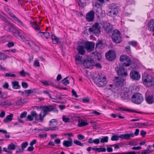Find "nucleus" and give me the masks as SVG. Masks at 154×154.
Returning a JSON list of instances; mask_svg holds the SVG:
<instances>
[{
    "label": "nucleus",
    "mask_w": 154,
    "mask_h": 154,
    "mask_svg": "<svg viewBox=\"0 0 154 154\" xmlns=\"http://www.w3.org/2000/svg\"><path fill=\"white\" fill-rule=\"evenodd\" d=\"M153 77L147 74H144L142 76V80L143 84L146 87L152 86Z\"/></svg>",
    "instance_id": "nucleus-1"
},
{
    "label": "nucleus",
    "mask_w": 154,
    "mask_h": 154,
    "mask_svg": "<svg viewBox=\"0 0 154 154\" xmlns=\"http://www.w3.org/2000/svg\"><path fill=\"white\" fill-rule=\"evenodd\" d=\"M98 77H96L97 78V85L99 87H102L105 86L107 84L106 77L100 73H98Z\"/></svg>",
    "instance_id": "nucleus-2"
},
{
    "label": "nucleus",
    "mask_w": 154,
    "mask_h": 154,
    "mask_svg": "<svg viewBox=\"0 0 154 154\" xmlns=\"http://www.w3.org/2000/svg\"><path fill=\"white\" fill-rule=\"evenodd\" d=\"M112 38L114 42L116 43H120L122 41V39L119 31L117 29L114 30L112 33Z\"/></svg>",
    "instance_id": "nucleus-3"
},
{
    "label": "nucleus",
    "mask_w": 154,
    "mask_h": 154,
    "mask_svg": "<svg viewBox=\"0 0 154 154\" xmlns=\"http://www.w3.org/2000/svg\"><path fill=\"white\" fill-rule=\"evenodd\" d=\"M131 100L133 103L139 104L143 101V98L141 94L139 93H136L132 95Z\"/></svg>",
    "instance_id": "nucleus-4"
},
{
    "label": "nucleus",
    "mask_w": 154,
    "mask_h": 154,
    "mask_svg": "<svg viewBox=\"0 0 154 154\" xmlns=\"http://www.w3.org/2000/svg\"><path fill=\"white\" fill-rule=\"evenodd\" d=\"M53 108V106L51 105L43 106V111L41 112L39 115L40 117L41 118V119L42 122L44 118L46 115L48 114L49 112L52 111Z\"/></svg>",
    "instance_id": "nucleus-5"
},
{
    "label": "nucleus",
    "mask_w": 154,
    "mask_h": 154,
    "mask_svg": "<svg viewBox=\"0 0 154 154\" xmlns=\"http://www.w3.org/2000/svg\"><path fill=\"white\" fill-rule=\"evenodd\" d=\"M90 32H93L96 35H99L100 32V26L98 23H96L88 29Z\"/></svg>",
    "instance_id": "nucleus-6"
},
{
    "label": "nucleus",
    "mask_w": 154,
    "mask_h": 154,
    "mask_svg": "<svg viewBox=\"0 0 154 154\" xmlns=\"http://www.w3.org/2000/svg\"><path fill=\"white\" fill-rule=\"evenodd\" d=\"M120 60L124 66H129L131 64V61L130 59L127 56L122 55L120 57Z\"/></svg>",
    "instance_id": "nucleus-7"
},
{
    "label": "nucleus",
    "mask_w": 154,
    "mask_h": 154,
    "mask_svg": "<svg viewBox=\"0 0 154 154\" xmlns=\"http://www.w3.org/2000/svg\"><path fill=\"white\" fill-rule=\"evenodd\" d=\"M114 82L117 87H122L125 84V80L122 78L118 77H115Z\"/></svg>",
    "instance_id": "nucleus-8"
},
{
    "label": "nucleus",
    "mask_w": 154,
    "mask_h": 154,
    "mask_svg": "<svg viewBox=\"0 0 154 154\" xmlns=\"http://www.w3.org/2000/svg\"><path fill=\"white\" fill-rule=\"evenodd\" d=\"M106 59L111 61L114 60L116 58V54L115 52L112 50H110L105 54Z\"/></svg>",
    "instance_id": "nucleus-9"
},
{
    "label": "nucleus",
    "mask_w": 154,
    "mask_h": 154,
    "mask_svg": "<svg viewBox=\"0 0 154 154\" xmlns=\"http://www.w3.org/2000/svg\"><path fill=\"white\" fill-rule=\"evenodd\" d=\"M33 118H35L36 120H39L41 122H42L41 119V118L40 117L39 115H38L36 112L35 111L32 112L30 115H28L27 119L28 120L32 121L33 120Z\"/></svg>",
    "instance_id": "nucleus-10"
},
{
    "label": "nucleus",
    "mask_w": 154,
    "mask_h": 154,
    "mask_svg": "<svg viewBox=\"0 0 154 154\" xmlns=\"http://www.w3.org/2000/svg\"><path fill=\"white\" fill-rule=\"evenodd\" d=\"M12 32V34L15 36L17 37H20L22 39L24 40L25 37L23 35V32L21 30L15 27Z\"/></svg>",
    "instance_id": "nucleus-11"
},
{
    "label": "nucleus",
    "mask_w": 154,
    "mask_h": 154,
    "mask_svg": "<svg viewBox=\"0 0 154 154\" xmlns=\"http://www.w3.org/2000/svg\"><path fill=\"white\" fill-rule=\"evenodd\" d=\"M121 98L125 99H127L130 97V94L129 91L127 88H123L122 92L120 93Z\"/></svg>",
    "instance_id": "nucleus-12"
},
{
    "label": "nucleus",
    "mask_w": 154,
    "mask_h": 154,
    "mask_svg": "<svg viewBox=\"0 0 154 154\" xmlns=\"http://www.w3.org/2000/svg\"><path fill=\"white\" fill-rule=\"evenodd\" d=\"M130 76L132 79L135 81L139 80L140 78V75L137 71H131L130 73Z\"/></svg>",
    "instance_id": "nucleus-13"
},
{
    "label": "nucleus",
    "mask_w": 154,
    "mask_h": 154,
    "mask_svg": "<svg viewBox=\"0 0 154 154\" xmlns=\"http://www.w3.org/2000/svg\"><path fill=\"white\" fill-rule=\"evenodd\" d=\"M84 46L88 52H90L94 49V43L92 42H88L85 44Z\"/></svg>",
    "instance_id": "nucleus-14"
},
{
    "label": "nucleus",
    "mask_w": 154,
    "mask_h": 154,
    "mask_svg": "<svg viewBox=\"0 0 154 154\" xmlns=\"http://www.w3.org/2000/svg\"><path fill=\"white\" fill-rule=\"evenodd\" d=\"M82 63L84 66L86 68H89L94 64L93 60L91 59L88 60H83Z\"/></svg>",
    "instance_id": "nucleus-15"
},
{
    "label": "nucleus",
    "mask_w": 154,
    "mask_h": 154,
    "mask_svg": "<svg viewBox=\"0 0 154 154\" xmlns=\"http://www.w3.org/2000/svg\"><path fill=\"white\" fill-rule=\"evenodd\" d=\"M116 70L118 75L126 76L128 75L126 71L123 67H117Z\"/></svg>",
    "instance_id": "nucleus-16"
},
{
    "label": "nucleus",
    "mask_w": 154,
    "mask_h": 154,
    "mask_svg": "<svg viewBox=\"0 0 154 154\" xmlns=\"http://www.w3.org/2000/svg\"><path fill=\"white\" fill-rule=\"evenodd\" d=\"M94 11H91L88 13L86 15V18L89 22L92 21L94 18Z\"/></svg>",
    "instance_id": "nucleus-17"
},
{
    "label": "nucleus",
    "mask_w": 154,
    "mask_h": 154,
    "mask_svg": "<svg viewBox=\"0 0 154 154\" xmlns=\"http://www.w3.org/2000/svg\"><path fill=\"white\" fill-rule=\"evenodd\" d=\"M119 9L117 7H111L110 10L109 11V13L110 14V15L115 17L118 13Z\"/></svg>",
    "instance_id": "nucleus-18"
},
{
    "label": "nucleus",
    "mask_w": 154,
    "mask_h": 154,
    "mask_svg": "<svg viewBox=\"0 0 154 154\" xmlns=\"http://www.w3.org/2000/svg\"><path fill=\"white\" fill-rule=\"evenodd\" d=\"M103 27L107 33H110L112 31V27L109 23H104Z\"/></svg>",
    "instance_id": "nucleus-19"
},
{
    "label": "nucleus",
    "mask_w": 154,
    "mask_h": 154,
    "mask_svg": "<svg viewBox=\"0 0 154 154\" xmlns=\"http://www.w3.org/2000/svg\"><path fill=\"white\" fill-rule=\"evenodd\" d=\"M134 133H132L130 134H121L119 135V137L123 139L127 140L129 139L131 137H134Z\"/></svg>",
    "instance_id": "nucleus-20"
},
{
    "label": "nucleus",
    "mask_w": 154,
    "mask_h": 154,
    "mask_svg": "<svg viewBox=\"0 0 154 154\" xmlns=\"http://www.w3.org/2000/svg\"><path fill=\"white\" fill-rule=\"evenodd\" d=\"M7 23L8 25L5 26V29L8 32H12L15 27L9 22Z\"/></svg>",
    "instance_id": "nucleus-21"
},
{
    "label": "nucleus",
    "mask_w": 154,
    "mask_h": 154,
    "mask_svg": "<svg viewBox=\"0 0 154 154\" xmlns=\"http://www.w3.org/2000/svg\"><path fill=\"white\" fill-rule=\"evenodd\" d=\"M105 2L104 0H96L93 5L96 7L101 8Z\"/></svg>",
    "instance_id": "nucleus-22"
},
{
    "label": "nucleus",
    "mask_w": 154,
    "mask_h": 154,
    "mask_svg": "<svg viewBox=\"0 0 154 154\" xmlns=\"http://www.w3.org/2000/svg\"><path fill=\"white\" fill-rule=\"evenodd\" d=\"M148 28L149 30L153 32L154 31V20H149L148 23Z\"/></svg>",
    "instance_id": "nucleus-23"
},
{
    "label": "nucleus",
    "mask_w": 154,
    "mask_h": 154,
    "mask_svg": "<svg viewBox=\"0 0 154 154\" xmlns=\"http://www.w3.org/2000/svg\"><path fill=\"white\" fill-rule=\"evenodd\" d=\"M91 56L93 58L100 61L102 58V56L100 53L95 51L92 52L91 54Z\"/></svg>",
    "instance_id": "nucleus-24"
},
{
    "label": "nucleus",
    "mask_w": 154,
    "mask_h": 154,
    "mask_svg": "<svg viewBox=\"0 0 154 154\" xmlns=\"http://www.w3.org/2000/svg\"><path fill=\"white\" fill-rule=\"evenodd\" d=\"M85 48V46L83 45H79L77 47L76 49L79 54L83 55L86 52Z\"/></svg>",
    "instance_id": "nucleus-25"
},
{
    "label": "nucleus",
    "mask_w": 154,
    "mask_h": 154,
    "mask_svg": "<svg viewBox=\"0 0 154 154\" xmlns=\"http://www.w3.org/2000/svg\"><path fill=\"white\" fill-rule=\"evenodd\" d=\"M68 140H65L63 142V145L66 147L71 146L73 144V141L71 138H69Z\"/></svg>",
    "instance_id": "nucleus-26"
},
{
    "label": "nucleus",
    "mask_w": 154,
    "mask_h": 154,
    "mask_svg": "<svg viewBox=\"0 0 154 154\" xmlns=\"http://www.w3.org/2000/svg\"><path fill=\"white\" fill-rule=\"evenodd\" d=\"M8 14L11 17H12L14 20L17 22L19 24L21 25L23 27H24L25 25L24 24H23V22L19 19H18L17 17L13 14L12 13L10 12H9Z\"/></svg>",
    "instance_id": "nucleus-27"
},
{
    "label": "nucleus",
    "mask_w": 154,
    "mask_h": 154,
    "mask_svg": "<svg viewBox=\"0 0 154 154\" xmlns=\"http://www.w3.org/2000/svg\"><path fill=\"white\" fill-rule=\"evenodd\" d=\"M75 60L76 61L77 64L81 65L82 63L83 60H82V57L80 56L78 54L76 55L75 57Z\"/></svg>",
    "instance_id": "nucleus-28"
},
{
    "label": "nucleus",
    "mask_w": 154,
    "mask_h": 154,
    "mask_svg": "<svg viewBox=\"0 0 154 154\" xmlns=\"http://www.w3.org/2000/svg\"><path fill=\"white\" fill-rule=\"evenodd\" d=\"M13 114L11 113L9 115L6 116V118L4 119L3 121L4 123L9 122L13 119Z\"/></svg>",
    "instance_id": "nucleus-29"
},
{
    "label": "nucleus",
    "mask_w": 154,
    "mask_h": 154,
    "mask_svg": "<svg viewBox=\"0 0 154 154\" xmlns=\"http://www.w3.org/2000/svg\"><path fill=\"white\" fill-rule=\"evenodd\" d=\"M51 38L53 41V43L54 44L59 43L60 44L62 45L61 43V42L60 41L59 38L56 36L55 35H51Z\"/></svg>",
    "instance_id": "nucleus-30"
},
{
    "label": "nucleus",
    "mask_w": 154,
    "mask_h": 154,
    "mask_svg": "<svg viewBox=\"0 0 154 154\" xmlns=\"http://www.w3.org/2000/svg\"><path fill=\"white\" fill-rule=\"evenodd\" d=\"M145 99L146 102L148 103L151 104L153 102V97L152 95L146 96Z\"/></svg>",
    "instance_id": "nucleus-31"
},
{
    "label": "nucleus",
    "mask_w": 154,
    "mask_h": 154,
    "mask_svg": "<svg viewBox=\"0 0 154 154\" xmlns=\"http://www.w3.org/2000/svg\"><path fill=\"white\" fill-rule=\"evenodd\" d=\"M13 88L14 89H19L20 86L19 85V82L17 81L13 82H12Z\"/></svg>",
    "instance_id": "nucleus-32"
},
{
    "label": "nucleus",
    "mask_w": 154,
    "mask_h": 154,
    "mask_svg": "<svg viewBox=\"0 0 154 154\" xmlns=\"http://www.w3.org/2000/svg\"><path fill=\"white\" fill-rule=\"evenodd\" d=\"M96 10V14L98 17L101 16L103 14V11L101 8L97 7Z\"/></svg>",
    "instance_id": "nucleus-33"
},
{
    "label": "nucleus",
    "mask_w": 154,
    "mask_h": 154,
    "mask_svg": "<svg viewBox=\"0 0 154 154\" xmlns=\"http://www.w3.org/2000/svg\"><path fill=\"white\" fill-rule=\"evenodd\" d=\"M92 150L95 151H97L98 152H104L106 151V149L105 148H93Z\"/></svg>",
    "instance_id": "nucleus-34"
},
{
    "label": "nucleus",
    "mask_w": 154,
    "mask_h": 154,
    "mask_svg": "<svg viewBox=\"0 0 154 154\" xmlns=\"http://www.w3.org/2000/svg\"><path fill=\"white\" fill-rule=\"evenodd\" d=\"M88 125L87 122H85L83 120H79L78 121V125L79 127L85 126Z\"/></svg>",
    "instance_id": "nucleus-35"
},
{
    "label": "nucleus",
    "mask_w": 154,
    "mask_h": 154,
    "mask_svg": "<svg viewBox=\"0 0 154 154\" xmlns=\"http://www.w3.org/2000/svg\"><path fill=\"white\" fill-rule=\"evenodd\" d=\"M123 143H118L114 145H111L110 146L111 147L113 146L114 147L115 149H119L120 148V146H122Z\"/></svg>",
    "instance_id": "nucleus-36"
},
{
    "label": "nucleus",
    "mask_w": 154,
    "mask_h": 154,
    "mask_svg": "<svg viewBox=\"0 0 154 154\" xmlns=\"http://www.w3.org/2000/svg\"><path fill=\"white\" fill-rule=\"evenodd\" d=\"M100 142L101 143L107 142L108 140V137L107 136L103 137L100 138Z\"/></svg>",
    "instance_id": "nucleus-37"
},
{
    "label": "nucleus",
    "mask_w": 154,
    "mask_h": 154,
    "mask_svg": "<svg viewBox=\"0 0 154 154\" xmlns=\"http://www.w3.org/2000/svg\"><path fill=\"white\" fill-rule=\"evenodd\" d=\"M31 25L32 27L35 29V30H39V28L38 25L36 23L35 21H34L31 23Z\"/></svg>",
    "instance_id": "nucleus-38"
},
{
    "label": "nucleus",
    "mask_w": 154,
    "mask_h": 154,
    "mask_svg": "<svg viewBox=\"0 0 154 154\" xmlns=\"http://www.w3.org/2000/svg\"><path fill=\"white\" fill-rule=\"evenodd\" d=\"M2 102L3 106L6 105L10 106L12 104L11 102L8 100H3Z\"/></svg>",
    "instance_id": "nucleus-39"
},
{
    "label": "nucleus",
    "mask_w": 154,
    "mask_h": 154,
    "mask_svg": "<svg viewBox=\"0 0 154 154\" xmlns=\"http://www.w3.org/2000/svg\"><path fill=\"white\" fill-rule=\"evenodd\" d=\"M8 148L10 150H13L15 149V146L13 143H11L8 145Z\"/></svg>",
    "instance_id": "nucleus-40"
},
{
    "label": "nucleus",
    "mask_w": 154,
    "mask_h": 154,
    "mask_svg": "<svg viewBox=\"0 0 154 154\" xmlns=\"http://www.w3.org/2000/svg\"><path fill=\"white\" fill-rule=\"evenodd\" d=\"M39 33H42L43 35H42V36H44L47 38H48L50 36V34L49 32H39Z\"/></svg>",
    "instance_id": "nucleus-41"
},
{
    "label": "nucleus",
    "mask_w": 154,
    "mask_h": 154,
    "mask_svg": "<svg viewBox=\"0 0 154 154\" xmlns=\"http://www.w3.org/2000/svg\"><path fill=\"white\" fill-rule=\"evenodd\" d=\"M7 55L5 54L0 52V60H5L7 58Z\"/></svg>",
    "instance_id": "nucleus-42"
},
{
    "label": "nucleus",
    "mask_w": 154,
    "mask_h": 154,
    "mask_svg": "<svg viewBox=\"0 0 154 154\" xmlns=\"http://www.w3.org/2000/svg\"><path fill=\"white\" fill-rule=\"evenodd\" d=\"M20 74L21 76L23 77L25 76L26 75H27L29 76L30 75L29 73L25 72L24 70H22L20 72Z\"/></svg>",
    "instance_id": "nucleus-43"
},
{
    "label": "nucleus",
    "mask_w": 154,
    "mask_h": 154,
    "mask_svg": "<svg viewBox=\"0 0 154 154\" xmlns=\"http://www.w3.org/2000/svg\"><path fill=\"white\" fill-rule=\"evenodd\" d=\"M27 44H28L31 48L34 47L35 46V44L32 41H29L27 42Z\"/></svg>",
    "instance_id": "nucleus-44"
},
{
    "label": "nucleus",
    "mask_w": 154,
    "mask_h": 154,
    "mask_svg": "<svg viewBox=\"0 0 154 154\" xmlns=\"http://www.w3.org/2000/svg\"><path fill=\"white\" fill-rule=\"evenodd\" d=\"M4 14L3 13H1V15H0V18L1 19L5 22L8 23L9 22L5 17L3 16V15Z\"/></svg>",
    "instance_id": "nucleus-45"
},
{
    "label": "nucleus",
    "mask_w": 154,
    "mask_h": 154,
    "mask_svg": "<svg viewBox=\"0 0 154 154\" xmlns=\"http://www.w3.org/2000/svg\"><path fill=\"white\" fill-rule=\"evenodd\" d=\"M74 143L76 144V145L80 146H84L83 144V143H81L79 141L77 140H74Z\"/></svg>",
    "instance_id": "nucleus-46"
},
{
    "label": "nucleus",
    "mask_w": 154,
    "mask_h": 154,
    "mask_svg": "<svg viewBox=\"0 0 154 154\" xmlns=\"http://www.w3.org/2000/svg\"><path fill=\"white\" fill-rule=\"evenodd\" d=\"M5 76L6 77H16V75L14 74H13L12 73H6L5 74Z\"/></svg>",
    "instance_id": "nucleus-47"
},
{
    "label": "nucleus",
    "mask_w": 154,
    "mask_h": 154,
    "mask_svg": "<svg viewBox=\"0 0 154 154\" xmlns=\"http://www.w3.org/2000/svg\"><path fill=\"white\" fill-rule=\"evenodd\" d=\"M119 136L118 137L116 135H114L112 137L111 140L113 141H117L119 140Z\"/></svg>",
    "instance_id": "nucleus-48"
},
{
    "label": "nucleus",
    "mask_w": 154,
    "mask_h": 154,
    "mask_svg": "<svg viewBox=\"0 0 154 154\" xmlns=\"http://www.w3.org/2000/svg\"><path fill=\"white\" fill-rule=\"evenodd\" d=\"M22 98H20L16 102V104L17 105H20L23 104V102L22 101Z\"/></svg>",
    "instance_id": "nucleus-49"
},
{
    "label": "nucleus",
    "mask_w": 154,
    "mask_h": 154,
    "mask_svg": "<svg viewBox=\"0 0 154 154\" xmlns=\"http://www.w3.org/2000/svg\"><path fill=\"white\" fill-rule=\"evenodd\" d=\"M28 143L27 142H26L24 143H23L21 145V147L22 149H24L26 148L27 146L28 145Z\"/></svg>",
    "instance_id": "nucleus-50"
},
{
    "label": "nucleus",
    "mask_w": 154,
    "mask_h": 154,
    "mask_svg": "<svg viewBox=\"0 0 154 154\" xmlns=\"http://www.w3.org/2000/svg\"><path fill=\"white\" fill-rule=\"evenodd\" d=\"M63 121L65 122H67L70 120V119L69 118L66 117L65 116H63L62 118Z\"/></svg>",
    "instance_id": "nucleus-51"
},
{
    "label": "nucleus",
    "mask_w": 154,
    "mask_h": 154,
    "mask_svg": "<svg viewBox=\"0 0 154 154\" xmlns=\"http://www.w3.org/2000/svg\"><path fill=\"white\" fill-rule=\"evenodd\" d=\"M42 82L43 84L45 85H52L51 82H48L47 81H42Z\"/></svg>",
    "instance_id": "nucleus-52"
},
{
    "label": "nucleus",
    "mask_w": 154,
    "mask_h": 154,
    "mask_svg": "<svg viewBox=\"0 0 154 154\" xmlns=\"http://www.w3.org/2000/svg\"><path fill=\"white\" fill-rule=\"evenodd\" d=\"M129 44L134 47H136L137 46V42L136 41H132L130 42Z\"/></svg>",
    "instance_id": "nucleus-53"
},
{
    "label": "nucleus",
    "mask_w": 154,
    "mask_h": 154,
    "mask_svg": "<svg viewBox=\"0 0 154 154\" xmlns=\"http://www.w3.org/2000/svg\"><path fill=\"white\" fill-rule=\"evenodd\" d=\"M68 77L66 78H64L62 82H63V83L64 85H66L67 84H68L69 83V82L68 80H66V79Z\"/></svg>",
    "instance_id": "nucleus-54"
},
{
    "label": "nucleus",
    "mask_w": 154,
    "mask_h": 154,
    "mask_svg": "<svg viewBox=\"0 0 154 154\" xmlns=\"http://www.w3.org/2000/svg\"><path fill=\"white\" fill-rule=\"evenodd\" d=\"M150 152V150L149 149L143 150L141 154H149Z\"/></svg>",
    "instance_id": "nucleus-55"
},
{
    "label": "nucleus",
    "mask_w": 154,
    "mask_h": 154,
    "mask_svg": "<svg viewBox=\"0 0 154 154\" xmlns=\"http://www.w3.org/2000/svg\"><path fill=\"white\" fill-rule=\"evenodd\" d=\"M27 112H26L22 113L20 115V117L21 118H23L26 117L27 115Z\"/></svg>",
    "instance_id": "nucleus-56"
},
{
    "label": "nucleus",
    "mask_w": 154,
    "mask_h": 154,
    "mask_svg": "<svg viewBox=\"0 0 154 154\" xmlns=\"http://www.w3.org/2000/svg\"><path fill=\"white\" fill-rule=\"evenodd\" d=\"M22 86L23 88H27L28 86L27 83L25 82H22Z\"/></svg>",
    "instance_id": "nucleus-57"
},
{
    "label": "nucleus",
    "mask_w": 154,
    "mask_h": 154,
    "mask_svg": "<svg viewBox=\"0 0 154 154\" xmlns=\"http://www.w3.org/2000/svg\"><path fill=\"white\" fill-rule=\"evenodd\" d=\"M93 143H94L96 144H98L100 143V139H95L94 140H93Z\"/></svg>",
    "instance_id": "nucleus-58"
},
{
    "label": "nucleus",
    "mask_w": 154,
    "mask_h": 154,
    "mask_svg": "<svg viewBox=\"0 0 154 154\" xmlns=\"http://www.w3.org/2000/svg\"><path fill=\"white\" fill-rule=\"evenodd\" d=\"M77 137L80 140H82L84 139L85 138V137L81 135V134H79L77 136Z\"/></svg>",
    "instance_id": "nucleus-59"
},
{
    "label": "nucleus",
    "mask_w": 154,
    "mask_h": 154,
    "mask_svg": "<svg viewBox=\"0 0 154 154\" xmlns=\"http://www.w3.org/2000/svg\"><path fill=\"white\" fill-rule=\"evenodd\" d=\"M32 48H33L34 50L35 51H39L40 48L38 46L36 45L35 44V46H34V47Z\"/></svg>",
    "instance_id": "nucleus-60"
},
{
    "label": "nucleus",
    "mask_w": 154,
    "mask_h": 154,
    "mask_svg": "<svg viewBox=\"0 0 154 154\" xmlns=\"http://www.w3.org/2000/svg\"><path fill=\"white\" fill-rule=\"evenodd\" d=\"M140 134L141 136L144 137H145V135L146 134V133L145 131L142 130L141 131Z\"/></svg>",
    "instance_id": "nucleus-61"
},
{
    "label": "nucleus",
    "mask_w": 154,
    "mask_h": 154,
    "mask_svg": "<svg viewBox=\"0 0 154 154\" xmlns=\"http://www.w3.org/2000/svg\"><path fill=\"white\" fill-rule=\"evenodd\" d=\"M82 101L84 103H88L89 102L90 100L88 97L83 98L82 99Z\"/></svg>",
    "instance_id": "nucleus-62"
},
{
    "label": "nucleus",
    "mask_w": 154,
    "mask_h": 154,
    "mask_svg": "<svg viewBox=\"0 0 154 154\" xmlns=\"http://www.w3.org/2000/svg\"><path fill=\"white\" fill-rule=\"evenodd\" d=\"M24 92L26 94H29L33 92V91L31 90H25Z\"/></svg>",
    "instance_id": "nucleus-63"
},
{
    "label": "nucleus",
    "mask_w": 154,
    "mask_h": 154,
    "mask_svg": "<svg viewBox=\"0 0 154 154\" xmlns=\"http://www.w3.org/2000/svg\"><path fill=\"white\" fill-rule=\"evenodd\" d=\"M72 95L74 96L75 97H78V96L77 94L76 93L74 89H72Z\"/></svg>",
    "instance_id": "nucleus-64"
}]
</instances>
